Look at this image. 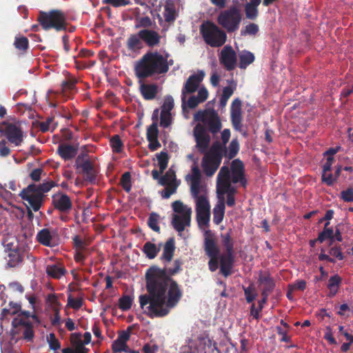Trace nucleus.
<instances>
[{
  "label": "nucleus",
  "instance_id": "1",
  "mask_svg": "<svg viewBox=\"0 0 353 353\" xmlns=\"http://www.w3.org/2000/svg\"><path fill=\"white\" fill-rule=\"evenodd\" d=\"M180 259L174 261L173 268L151 266L145 273L148 294L139 296L143 313L151 319L167 316L181 300L183 293L172 276L182 270Z\"/></svg>",
  "mask_w": 353,
  "mask_h": 353
},
{
  "label": "nucleus",
  "instance_id": "2",
  "mask_svg": "<svg viewBox=\"0 0 353 353\" xmlns=\"http://www.w3.org/2000/svg\"><path fill=\"white\" fill-rule=\"evenodd\" d=\"M168 70V57L157 51H148L135 62L134 74L139 80V91L145 100L154 99L159 92V87L156 83H145L143 81L164 74Z\"/></svg>",
  "mask_w": 353,
  "mask_h": 353
},
{
  "label": "nucleus",
  "instance_id": "3",
  "mask_svg": "<svg viewBox=\"0 0 353 353\" xmlns=\"http://www.w3.org/2000/svg\"><path fill=\"white\" fill-rule=\"evenodd\" d=\"M37 21L44 30L54 29L59 32L67 29V16L61 10H51L48 12L40 11Z\"/></svg>",
  "mask_w": 353,
  "mask_h": 353
},
{
  "label": "nucleus",
  "instance_id": "4",
  "mask_svg": "<svg viewBox=\"0 0 353 353\" xmlns=\"http://www.w3.org/2000/svg\"><path fill=\"white\" fill-rule=\"evenodd\" d=\"M224 151L223 145L216 141L205 154L201 161V167L207 176H212L218 170L221 163Z\"/></svg>",
  "mask_w": 353,
  "mask_h": 353
},
{
  "label": "nucleus",
  "instance_id": "5",
  "mask_svg": "<svg viewBox=\"0 0 353 353\" xmlns=\"http://www.w3.org/2000/svg\"><path fill=\"white\" fill-rule=\"evenodd\" d=\"M200 32L205 43L212 48L222 46L227 39L225 32L210 21L201 24Z\"/></svg>",
  "mask_w": 353,
  "mask_h": 353
},
{
  "label": "nucleus",
  "instance_id": "6",
  "mask_svg": "<svg viewBox=\"0 0 353 353\" xmlns=\"http://www.w3.org/2000/svg\"><path fill=\"white\" fill-rule=\"evenodd\" d=\"M242 15L236 6L221 11L217 17V22L228 33L234 32L240 26Z\"/></svg>",
  "mask_w": 353,
  "mask_h": 353
},
{
  "label": "nucleus",
  "instance_id": "7",
  "mask_svg": "<svg viewBox=\"0 0 353 353\" xmlns=\"http://www.w3.org/2000/svg\"><path fill=\"white\" fill-rule=\"evenodd\" d=\"M194 120L202 122L213 134L218 133L222 128L220 117L213 108H206L204 110L198 111L194 114Z\"/></svg>",
  "mask_w": 353,
  "mask_h": 353
},
{
  "label": "nucleus",
  "instance_id": "8",
  "mask_svg": "<svg viewBox=\"0 0 353 353\" xmlns=\"http://www.w3.org/2000/svg\"><path fill=\"white\" fill-rule=\"evenodd\" d=\"M12 329L11 335L14 337L21 332L23 333V338L27 341H32L34 337V332L32 323L29 319H23L22 318H14L12 321Z\"/></svg>",
  "mask_w": 353,
  "mask_h": 353
},
{
  "label": "nucleus",
  "instance_id": "9",
  "mask_svg": "<svg viewBox=\"0 0 353 353\" xmlns=\"http://www.w3.org/2000/svg\"><path fill=\"white\" fill-rule=\"evenodd\" d=\"M0 133L16 146L21 145L23 141V132L19 123L3 122L0 124Z\"/></svg>",
  "mask_w": 353,
  "mask_h": 353
},
{
  "label": "nucleus",
  "instance_id": "10",
  "mask_svg": "<svg viewBox=\"0 0 353 353\" xmlns=\"http://www.w3.org/2000/svg\"><path fill=\"white\" fill-rule=\"evenodd\" d=\"M35 188L34 183L28 185L21 190L19 196L23 200L28 203L34 212H37L41 206L44 195L35 190Z\"/></svg>",
  "mask_w": 353,
  "mask_h": 353
},
{
  "label": "nucleus",
  "instance_id": "11",
  "mask_svg": "<svg viewBox=\"0 0 353 353\" xmlns=\"http://www.w3.org/2000/svg\"><path fill=\"white\" fill-rule=\"evenodd\" d=\"M196 219L199 224L206 225L210 219V205L206 194L196 199Z\"/></svg>",
  "mask_w": 353,
  "mask_h": 353
},
{
  "label": "nucleus",
  "instance_id": "12",
  "mask_svg": "<svg viewBox=\"0 0 353 353\" xmlns=\"http://www.w3.org/2000/svg\"><path fill=\"white\" fill-rule=\"evenodd\" d=\"M37 241L42 245L54 248L59 243V236L56 229L43 228L36 235Z\"/></svg>",
  "mask_w": 353,
  "mask_h": 353
},
{
  "label": "nucleus",
  "instance_id": "13",
  "mask_svg": "<svg viewBox=\"0 0 353 353\" xmlns=\"http://www.w3.org/2000/svg\"><path fill=\"white\" fill-rule=\"evenodd\" d=\"M186 180L190 181V192L194 199H197L200 193L205 192V188L201 185V171L196 165L192 167V174L186 176Z\"/></svg>",
  "mask_w": 353,
  "mask_h": 353
},
{
  "label": "nucleus",
  "instance_id": "14",
  "mask_svg": "<svg viewBox=\"0 0 353 353\" xmlns=\"http://www.w3.org/2000/svg\"><path fill=\"white\" fill-rule=\"evenodd\" d=\"M204 72L201 71L197 74L190 75L186 80L181 91L182 106L184 108L187 94L194 92L199 88V84L204 78Z\"/></svg>",
  "mask_w": 353,
  "mask_h": 353
},
{
  "label": "nucleus",
  "instance_id": "15",
  "mask_svg": "<svg viewBox=\"0 0 353 353\" xmlns=\"http://www.w3.org/2000/svg\"><path fill=\"white\" fill-rule=\"evenodd\" d=\"M74 167L77 170L81 169V172L85 175V181L90 183H95L97 172L92 163L89 159L82 161L81 156H78L75 161Z\"/></svg>",
  "mask_w": 353,
  "mask_h": 353
},
{
  "label": "nucleus",
  "instance_id": "16",
  "mask_svg": "<svg viewBox=\"0 0 353 353\" xmlns=\"http://www.w3.org/2000/svg\"><path fill=\"white\" fill-rule=\"evenodd\" d=\"M219 61L228 71H232L235 68L237 57L231 46L228 45L223 48L220 54Z\"/></svg>",
  "mask_w": 353,
  "mask_h": 353
},
{
  "label": "nucleus",
  "instance_id": "17",
  "mask_svg": "<svg viewBox=\"0 0 353 353\" xmlns=\"http://www.w3.org/2000/svg\"><path fill=\"white\" fill-rule=\"evenodd\" d=\"M231 181L233 183H239L243 188L247 186V179L245 176V167L242 161L234 159L231 163Z\"/></svg>",
  "mask_w": 353,
  "mask_h": 353
},
{
  "label": "nucleus",
  "instance_id": "18",
  "mask_svg": "<svg viewBox=\"0 0 353 353\" xmlns=\"http://www.w3.org/2000/svg\"><path fill=\"white\" fill-rule=\"evenodd\" d=\"M242 102L236 98L233 100L230 108L231 122L235 130L241 132L242 130Z\"/></svg>",
  "mask_w": 353,
  "mask_h": 353
},
{
  "label": "nucleus",
  "instance_id": "19",
  "mask_svg": "<svg viewBox=\"0 0 353 353\" xmlns=\"http://www.w3.org/2000/svg\"><path fill=\"white\" fill-rule=\"evenodd\" d=\"M203 249L208 256H219L220 250L216 241V236L211 230H206L204 233Z\"/></svg>",
  "mask_w": 353,
  "mask_h": 353
},
{
  "label": "nucleus",
  "instance_id": "20",
  "mask_svg": "<svg viewBox=\"0 0 353 353\" xmlns=\"http://www.w3.org/2000/svg\"><path fill=\"white\" fill-rule=\"evenodd\" d=\"M196 353H221L216 343L208 336H198L196 341Z\"/></svg>",
  "mask_w": 353,
  "mask_h": 353
},
{
  "label": "nucleus",
  "instance_id": "21",
  "mask_svg": "<svg viewBox=\"0 0 353 353\" xmlns=\"http://www.w3.org/2000/svg\"><path fill=\"white\" fill-rule=\"evenodd\" d=\"M52 204L54 208L62 214H68L72 208L70 198L64 193L54 195L52 196Z\"/></svg>",
  "mask_w": 353,
  "mask_h": 353
},
{
  "label": "nucleus",
  "instance_id": "22",
  "mask_svg": "<svg viewBox=\"0 0 353 353\" xmlns=\"http://www.w3.org/2000/svg\"><path fill=\"white\" fill-rule=\"evenodd\" d=\"M219 259L220 263V272L225 277H228L231 275L235 259L234 253L224 252L223 254L219 256Z\"/></svg>",
  "mask_w": 353,
  "mask_h": 353
},
{
  "label": "nucleus",
  "instance_id": "23",
  "mask_svg": "<svg viewBox=\"0 0 353 353\" xmlns=\"http://www.w3.org/2000/svg\"><path fill=\"white\" fill-rule=\"evenodd\" d=\"M257 283L261 287V292L270 294L276 287L274 278L268 271H259Z\"/></svg>",
  "mask_w": 353,
  "mask_h": 353
},
{
  "label": "nucleus",
  "instance_id": "24",
  "mask_svg": "<svg viewBox=\"0 0 353 353\" xmlns=\"http://www.w3.org/2000/svg\"><path fill=\"white\" fill-rule=\"evenodd\" d=\"M192 210L188 208L184 212L183 214H173L172 225L173 228L179 232L185 230V226H189L191 222Z\"/></svg>",
  "mask_w": 353,
  "mask_h": 353
},
{
  "label": "nucleus",
  "instance_id": "25",
  "mask_svg": "<svg viewBox=\"0 0 353 353\" xmlns=\"http://www.w3.org/2000/svg\"><path fill=\"white\" fill-rule=\"evenodd\" d=\"M139 33L143 43H145L148 47L153 48L160 43L161 36L155 30L144 28L140 30Z\"/></svg>",
  "mask_w": 353,
  "mask_h": 353
},
{
  "label": "nucleus",
  "instance_id": "26",
  "mask_svg": "<svg viewBox=\"0 0 353 353\" xmlns=\"http://www.w3.org/2000/svg\"><path fill=\"white\" fill-rule=\"evenodd\" d=\"M143 46L139 31L136 34H130L125 41V47L130 53H139Z\"/></svg>",
  "mask_w": 353,
  "mask_h": 353
},
{
  "label": "nucleus",
  "instance_id": "27",
  "mask_svg": "<svg viewBox=\"0 0 353 353\" xmlns=\"http://www.w3.org/2000/svg\"><path fill=\"white\" fill-rule=\"evenodd\" d=\"M57 152L64 161H70L77 154L78 148L68 143H61L58 145Z\"/></svg>",
  "mask_w": 353,
  "mask_h": 353
},
{
  "label": "nucleus",
  "instance_id": "28",
  "mask_svg": "<svg viewBox=\"0 0 353 353\" xmlns=\"http://www.w3.org/2000/svg\"><path fill=\"white\" fill-rule=\"evenodd\" d=\"M175 241L174 238H170L164 244L163 253L160 257V259L165 264V267L167 268V263H170L174 256L175 251Z\"/></svg>",
  "mask_w": 353,
  "mask_h": 353
},
{
  "label": "nucleus",
  "instance_id": "29",
  "mask_svg": "<svg viewBox=\"0 0 353 353\" xmlns=\"http://www.w3.org/2000/svg\"><path fill=\"white\" fill-rule=\"evenodd\" d=\"M73 247L75 251L88 256L91 254L92 250L88 248L89 243L79 235L72 237Z\"/></svg>",
  "mask_w": 353,
  "mask_h": 353
},
{
  "label": "nucleus",
  "instance_id": "30",
  "mask_svg": "<svg viewBox=\"0 0 353 353\" xmlns=\"http://www.w3.org/2000/svg\"><path fill=\"white\" fill-rule=\"evenodd\" d=\"M76 336V341H72V343L75 345V349L71 347H66L62 350L63 353H88V348L85 347L83 341L81 339L80 334H72V337Z\"/></svg>",
  "mask_w": 353,
  "mask_h": 353
},
{
  "label": "nucleus",
  "instance_id": "31",
  "mask_svg": "<svg viewBox=\"0 0 353 353\" xmlns=\"http://www.w3.org/2000/svg\"><path fill=\"white\" fill-rule=\"evenodd\" d=\"M225 198L223 196L219 200L213 209V221L215 224L219 225L223 219L225 214Z\"/></svg>",
  "mask_w": 353,
  "mask_h": 353
},
{
  "label": "nucleus",
  "instance_id": "32",
  "mask_svg": "<svg viewBox=\"0 0 353 353\" xmlns=\"http://www.w3.org/2000/svg\"><path fill=\"white\" fill-rule=\"evenodd\" d=\"M46 272L48 276L54 279H59L65 274L66 270L61 265L52 264L47 265Z\"/></svg>",
  "mask_w": 353,
  "mask_h": 353
},
{
  "label": "nucleus",
  "instance_id": "33",
  "mask_svg": "<svg viewBox=\"0 0 353 353\" xmlns=\"http://www.w3.org/2000/svg\"><path fill=\"white\" fill-rule=\"evenodd\" d=\"M163 16L165 21L168 23H172L176 20L177 14L175 5L173 1L168 0L164 7Z\"/></svg>",
  "mask_w": 353,
  "mask_h": 353
},
{
  "label": "nucleus",
  "instance_id": "34",
  "mask_svg": "<svg viewBox=\"0 0 353 353\" xmlns=\"http://www.w3.org/2000/svg\"><path fill=\"white\" fill-rule=\"evenodd\" d=\"M8 256V265L10 268H14L17 266L23 261V255L21 254L19 250L17 248H10Z\"/></svg>",
  "mask_w": 353,
  "mask_h": 353
},
{
  "label": "nucleus",
  "instance_id": "35",
  "mask_svg": "<svg viewBox=\"0 0 353 353\" xmlns=\"http://www.w3.org/2000/svg\"><path fill=\"white\" fill-rule=\"evenodd\" d=\"M221 238L222 240V245L225 249V252L234 253V242L232 237V229H230L226 233L221 234Z\"/></svg>",
  "mask_w": 353,
  "mask_h": 353
},
{
  "label": "nucleus",
  "instance_id": "36",
  "mask_svg": "<svg viewBox=\"0 0 353 353\" xmlns=\"http://www.w3.org/2000/svg\"><path fill=\"white\" fill-rule=\"evenodd\" d=\"M160 249V245L157 247L156 244L148 241L143 245L142 251L148 259H153L157 256Z\"/></svg>",
  "mask_w": 353,
  "mask_h": 353
},
{
  "label": "nucleus",
  "instance_id": "37",
  "mask_svg": "<svg viewBox=\"0 0 353 353\" xmlns=\"http://www.w3.org/2000/svg\"><path fill=\"white\" fill-rule=\"evenodd\" d=\"M255 59L253 53L249 51H242L239 54V66L241 69H245L250 64L254 62Z\"/></svg>",
  "mask_w": 353,
  "mask_h": 353
},
{
  "label": "nucleus",
  "instance_id": "38",
  "mask_svg": "<svg viewBox=\"0 0 353 353\" xmlns=\"http://www.w3.org/2000/svg\"><path fill=\"white\" fill-rule=\"evenodd\" d=\"M341 281L342 279L338 274L334 275L329 279L327 288L330 290V296H335Z\"/></svg>",
  "mask_w": 353,
  "mask_h": 353
},
{
  "label": "nucleus",
  "instance_id": "39",
  "mask_svg": "<svg viewBox=\"0 0 353 353\" xmlns=\"http://www.w3.org/2000/svg\"><path fill=\"white\" fill-rule=\"evenodd\" d=\"M210 140L211 139L209 134L195 139L196 143V147L200 153L205 154L207 152L206 151L210 145Z\"/></svg>",
  "mask_w": 353,
  "mask_h": 353
},
{
  "label": "nucleus",
  "instance_id": "40",
  "mask_svg": "<svg viewBox=\"0 0 353 353\" xmlns=\"http://www.w3.org/2000/svg\"><path fill=\"white\" fill-rule=\"evenodd\" d=\"M225 151L223 152V156L225 155L229 159L234 158L239 150V143L237 139H232L229 144L228 150L227 151L226 148L223 146Z\"/></svg>",
  "mask_w": 353,
  "mask_h": 353
},
{
  "label": "nucleus",
  "instance_id": "41",
  "mask_svg": "<svg viewBox=\"0 0 353 353\" xmlns=\"http://www.w3.org/2000/svg\"><path fill=\"white\" fill-rule=\"evenodd\" d=\"M178 183L176 178L175 172L170 168L164 175L159 179V183L161 185L172 184V183Z\"/></svg>",
  "mask_w": 353,
  "mask_h": 353
},
{
  "label": "nucleus",
  "instance_id": "42",
  "mask_svg": "<svg viewBox=\"0 0 353 353\" xmlns=\"http://www.w3.org/2000/svg\"><path fill=\"white\" fill-rule=\"evenodd\" d=\"M326 239L330 240V243H329L330 246L333 245V243L334 242V230L332 228L323 230L319 234L317 240H319V243H322Z\"/></svg>",
  "mask_w": 353,
  "mask_h": 353
},
{
  "label": "nucleus",
  "instance_id": "43",
  "mask_svg": "<svg viewBox=\"0 0 353 353\" xmlns=\"http://www.w3.org/2000/svg\"><path fill=\"white\" fill-rule=\"evenodd\" d=\"M110 144L112 152L114 153H120L123 150V143L121 137L118 134L113 135L110 139Z\"/></svg>",
  "mask_w": 353,
  "mask_h": 353
},
{
  "label": "nucleus",
  "instance_id": "44",
  "mask_svg": "<svg viewBox=\"0 0 353 353\" xmlns=\"http://www.w3.org/2000/svg\"><path fill=\"white\" fill-rule=\"evenodd\" d=\"M157 159L159 166L160 172H163L168 167L169 161L168 154L166 152L161 151L160 153L157 154Z\"/></svg>",
  "mask_w": 353,
  "mask_h": 353
},
{
  "label": "nucleus",
  "instance_id": "45",
  "mask_svg": "<svg viewBox=\"0 0 353 353\" xmlns=\"http://www.w3.org/2000/svg\"><path fill=\"white\" fill-rule=\"evenodd\" d=\"M159 215L156 212H151L148 219V225L153 231L159 232L160 227L159 226Z\"/></svg>",
  "mask_w": 353,
  "mask_h": 353
},
{
  "label": "nucleus",
  "instance_id": "46",
  "mask_svg": "<svg viewBox=\"0 0 353 353\" xmlns=\"http://www.w3.org/2000/svg\"><path fill=\"white\" fill-rule=\"evenodd\" d=\"M179 183H172V184L165 185V188L161 192L163 199H169L170 196L176 192Z\"/></svg>",
  "mask_w": 353,
  "mask_h": 353
},
{
  "label": "nucleus",
  "instance_id": "47",
  "mask_svg": "<svg viewBox=\"0 0 353 353\" xmlns=\"http://www.w3.org/2000/svg\"><path fill=\"white\" fill-rule=\"evenodd\" d=\"M245 298L248 303H252L257 296V292L252 285L248 287H243Z\"/></svg>",
  "mask_w": 353,
  "mask_h": 353
},
{
  "label": "nucleus",
  "instance_id": "48",
  "mask_svg": "<svg viewBox=\"0 0 353 353\" xmlns=\"http://www.w3.org/2000/svg\"><path fill=\"white\" fill-rule=\"evenodd\" d=\"M120 184L126 192H130L132 188L131 174L129 172L123 173L120 179Z\"/></svg>",
  "mask_w": 353,
  "mask_h": 353
},
{
  "label": "nucleus",
  "instance_id": "49",
  "mask_svg": "<svg viewBox=\"0 0 353 353\" xmlns=\"http://www.w3.org/2000/svg\"><path fill=\"white\" fill-rule=\"evenodd\" d=\"M132 299L129 295H123L119 299V307L123 311H127L132 307Z\"/></svg>",
  "mask_w": 353,
  "mask_h": 353
},
{
  "label": "nucleus",
  "instance_id": "50",
  "mask_svg": "<svg viewBox=\"0 0 353 353\" xmlns=\"http://www.w3.org/2000/svg\"><path fill=\"white\" fill-rule=\"evenodd\" d=\"M245 17L248 19L254 20L259 16L258 7L246 3L245 5Z\"/></svg>",
  "mask_w": 353,
  "mask_h": 353
},
{
  "label": "nucleus",
  "instance_id": "51",
  "mask_svg": "<svg viewBox=\"0 0 353 353\" xmlns=\"http://www.w3.org/2000/svg\"><path fill=\"white\" fill-rule=\"evenodd\" d=\"M56 185L57 183L53 181L50 180L43 182V183L39 185H35V190L43 194L44 193L49 192L53 187Z\"/></svg>",
  "mask_w": 353,
  "mask_h": 353
},
{
  "label": "nucleus",
  "instance_id": "52",
  "mask_svg": "<svg viewBox=\"0 0 353 353\" xmlns=\"http://www.w3.org/2000/svg\"><path fill=\"white\" fill-rule=\"evenodd\" d=\"M259 26L256 23H251L241 30V35H256L259 32Z\"/></svg>",
  "mask_w": 353,
  "mask_h": 353
},
{
  "label": "nucleus",
  "instance_id": "53",
  "mask_svg": "<svg viewBox=\"0 0 353 353\" xmlns=\"http://www.w3.org/2000/svg\"><path fill=\"white\" fill-rule=\"evenodd\" d=\"M159 132L157 123L154 121L147 129L146 138L148 141L158 138Z\"/></svg>",
  "mask_w": 353,
  "mask_h": 353
},
{
  "label": "nucleus",
  "instance_id": "54",
  "mask_svg": "<svg viewBox=\"0 0 353 353\" xmlns=\"http://www.w3.org/2000/svg\"><path fill=\"white\" fill-rule=\"evenodd\" d=\"M172 123L171 113L164 110L161 111L160 125L164 128H168Z\"/></svg>",
  "mask_w": 353,
  "mask_h": 353
},
{
  "label": "nucleus",
  "instance_id": "55",
  "mask_svg": "<svg viewBox=\"0 0 353 353\" xmlns=\"http://www.w3.org/2000/svg\"><path fill=\"white\" fill-rule=\"evenodd\" d=\"M229 181H219L216 182V192L219 196V200L224 197V195L228 192Z\"/></svg>",
  "mask_w": 353,
  "mask_h": 353
},
{
  "label": "nucleus",
  "instance_id": "56",
  "mask_svg": "<svg viewBox=\"0 0 353 353\" xmlns=\"http://www.w3.org/2000/svg\"><path fill=\"white\" fill-rule=\"evenodd\" d=\"M229 181H219L216 182V192L219 196V200L224 197V195L228 192Z\"/></svg>",
  "mask_w": 353,
  "mask_h": 353
},
{
  "label": "nucleus",
  "instance_id": "57",
  "mask_svg": "<svg viewBox=\"0 0 353 353\" xmlns=\"http://www.w3.org/2000/svg\"><path fill=\"white\" fill-rule=\"evenodd\" d=\"M217 181H231V174L228 167H221L217 176Z\"/></svg>",
  "mask_w": 353,
  "mask_h": 353
},
{
  "label": "nucleus",
  "instance_id": "58",
  "mask_svg": "<svg viewBox=\"0 0 353 353\" xmlns=\"http://www.w3.org/2000/svg\"><path fill=\"white\" fill-rule=\"evenodd\" d=\"M185 343L186 344L181 347L180 353H196V342L194 343L192 339H188Z\"/></svg>",
  "mask_w": 353,
  "mask_h": 353
},
{
  "label": "nucleus",
  "instance_id": "59",
  "mask_svg": "<svg viewBox=\"0 0 353 353\" xmlns=\"http://www.w3.org/2000/svg\"><path fill=\"white\" fill-rule=\"evenodd\" d=\"M28 39L25 37H16L14 45L15 48L20 50H26L28 48Z\"/></svg>",
  "mask_w": 353,
  "mask_h": 353
},
{
  "label": "nucleus",
  "instance_id": "60",
  "mask_svg": "<svg viewBox=\"0 0 353 353\" xmlns=\"http://www.w3.org/2000/svg\"><path fill=\"white\" fill-rule=\"evenodd\" d=\"M128 344L118 339L114 340L112 344V353H120L126 351Z\"/></svg>",
  "mask_w": 353,
  "mask_h": 353
},
{
  "label": "nucleus",
  "instance_id": "61",
  "mask_svg": "<svg viewBox=\"0 0 353 353\" xmlns=\"http://www.w3.org/2000/svg\"><path fill=\"white\" fill-rule=\"evenodd\" d=\"M47 341L49 344V347L52 350H57L61 348V343L56 338V336L54 333H50L47 338Z\"/></svg>",
  "mask_w": 353,
  "mask_h": 353
},
{
  "label": "nucleus",
  "instance_id": "62",
  "mask_svg": "<svg viewBox=\"0 0 353 353\" xmlns=\"http://www.w3.org/2000/svg\"><path fill=\"white\" fill-rule=\"evenodd\" d=\"M83 304V301L82 298L74 299L70 294L68 297V305L72 307L74 310L80 309Z\"/></svg>",
  "mask_w": 353,
  "mask_h": 353
},
{
  "label": "nucleus",
  "instance_id": "63",
  "mask_svg": "<svg viewBox=\"0 0 353 353\" xmlns=\"http://www.w3.org/2000/svg\"><path fill=\"white\" fill-rule=\"evenodd\" d=\"M103 4L110 5L114 8L124 7L130 3V0H102Z\"/></svg>",
  "mask_w": 353,
  "mask_h": 353
},
{
  "label": "nucleus",
  "instance_id": "64",
  "mask_svg": "<svg viewBox=\"0 0 353 353\" xmlns=\"http://www.w3.org/2000/svg\"><path fill=\"white\" fill-rule=\"evenodd\" d=\"M341 198L345 202H353V188H348L341 192Z\"/></svg>",
  "mask_w": 353,
  "mask_h": 353
}]
</instances>
